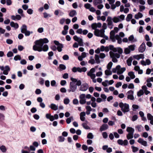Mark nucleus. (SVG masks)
I'll return each instance as SVG.
<instances>
[{
	"instance_id": "1",
	"label": "nucleus",
	"mask_w": 153,
	"mask_h": 153,
	"mask_svg": "<svg viewBox=\"0 0 153 153\" xmlns=\"http://www.w3.org/2000/svg\"><path fill=\"white\" fill-rule=\"evenodd\" d=\"M49 41L46 38L40 39L36 40L35 42V45L33 46V49L35 51H38L41 52L42 51H47L48 49V46L47 44L45 45Z\"/></svg>"
},
{
	"instance_id": "2",
	"label": "nucleus",
	"mask_w": 153,
	"mask_h": 153,
	"mask_svg": "<svg viewBox=\"0 0 153 153\" xmlns=\"http://www.w3.org/2000/svg\"><path fill=\"white\" fill-rule=\"evenodd\" d=\"M70 79L72 81L70 83L69 88L68 91L69 92H74L77 89V86H80L82 82L81 80H77L76 79L73 77H71Z\"/></svg>"
},
{
	"instance_id": "3",
	"label": "nucleus",
	"mask_w": 153,
	"mask_h": 153,
	"mask_svg": "<svg viewBox=\"0 0 153 153\" xmlns=\"http://www.w3.org/2000/svg\"><path fill=\"white\" fill-rule=\"evenodd\" d=\"M112 21H113L114 22L117 23L120 21V19L118 17L115 16L112 19L111 17L109 16H108L107 17L106 22H107L108 27L110 29H112L114 26Z\"/></svg>"
},
{
	"instance_id": "4",
	"label": "nucleus",
	"mask_w": 153,
	"mask_h": 153,
	"mask_svg": "<svg viewBox=\"0 0 153 153\" xmlns=\"http://www.w3.org/2000/svg\"><path fill=\"white\" fill-rule=\"evenodd\" d=\"M126 131L128 132L127 135V139L129 140L133 138L134 129L131 127H128L126 129Z\"/></svg>"
},
{
	"instance_id": "5",
	"label": "nucleus",
	"mask_w": 153,
	"mask_h": 153,
	"mask_svg": "<svg viewBox=\"0 0 153 153\" xmlns=\"http://www.w3.org/2000/svg\"><path fill=\"white\" fill-rule=\"evenodd\" d=\"M113 63L112 62H110L108 64L107 66V68L108 70H106L105 71V74L106 75L108 76L112 74V72L110 71V69L112 67Z\"/></svg>"
},
{
	"instance_id": "6",
	"label": "nucleus",
	"mask_w": 153,
	"mask_h": 153,
	"mask_svg": "<svg viewBox=\"0 0 153 153\" xmlns=\"http://www.w3.org/2000/svg\"><path fill=\"white\" fill-rule=\"evenodd\" d=\"M53 42L55 45L57 46L56 48L58 51L59 52H61L62 50V48H63V45L59 43V41L56 40L54 41Z\"/></svg>"
},
{
	"instance_id": "7",
	"label": "nucleus",
	"mask_w": 153,
	"mask_h": 153,
	"mask_svg": "<svg viewBox=\"0 0 153 153\" xmlns=\"http://www.w3.org/2000/svg\"><path fill=\"white\" fill-rule=\"evenodd\" d=\"M134 50V45H131L128 48H125L124 50V53L126 54H129L131 51H132Z\"/></svg>"
},
{
	"instance_id": "8",
	"label": "nucleus",
	"mask_w": 153,
	"mask_h": 153,
	"mask_svg": "<svg viewBox=\"0 0 153 153\" xmlns=\"http://www.w3.org/2000/svg\"><path fill=\"white\" fill-rule=\"evenodd\" d=\"M80 86L79 90L83 91H85L87 90L89 88V86L88 84L86 83L82 84Z\"/></svg>"
},
{
	"instance_id": "9",
	"label": "nucleus",
	"mask_w": 153,
	"mask_h": 153,
	"mask_svg": "<svg viewBox=\"0 0 153 153\" xmlns=\"http://www.w3.org/2000/svg\"><path fill=\"white\" fill-rule=\"evenodd\" d=\"M146 49L145 44L144 42H143L139 48L138 51L140 53H143L145 51Z\"/></svg>"
},
{
	"instance_id": "10",
	"label": "nucleus",
	"mask_w": 153,
	"mask_h": 153,
	"mask_svg": "<svg viewBox=\"0 0 153 153\" xmlns=\"http://www.w3.org/2000/svg\"><path fill=\"white\" fill-rule=\"evenodd\" d=\"M133 93V91L131 90H130L127 92V98L128 99L130 100H133L134 99Z\"/></svg>"
},
{
	"instance_id": "11",
	"label": "nucleus",
	"mask_w": 153,
	"mask_h": 153,
	"mask_svg": "<svg viewBox=\"0 0 153 153\" xmlns=\"http://www.w3.org/2000/svg\"><path fill=\"white\" fill-rule=\"evenodd\" d=\"M111 58H119L120 57V55L117 53H114L112 51L109 52Z\"/></svg>"
},
{
	"instance_id": "12",
	"label": "nucleus",
	"mask_w": 153,
	"mask_h": 153,
	"mask_svg": "<svg viewBox=\"0 0 153 153\" xmlns=\"http://www.w3.org/2000/svg\"><path fill=\"white\" fill-rule=\"evenodd\" d=\"M110 38L113 42L115 41V32L114 30H112L110 32Z\"/></svg>"
},
{
	"instance_id": "13",
	"label": "nucleus",
	"mask_w": 153,
	"mask_h": 153,
	"mask_svg": "<svg viewBox=\"0 0 153 153\" xmlns=\"http://www.w3.org/2000/svg\"><path fill=\"white\" fill-rule=\"evenodd\" d=\"M11 19L13 20H20L21 19V17L20 15L17 14L16 16L12 15L11 16Z\"/></svg>"
},
{
	"instance_id": "14",
	"label": "nucleus",
	"mask_w": 153,
	"mask_h": 153,
	"mask_svg": "<svg viewBox=\"0 0 153 153\" xmlns=\"http://www.w3.org/2000/svg\"><path fill=\"white\" fill-rule=\"evenodd\" d=\"M138 142L144 146H147V142L146 141L143 140L142 138H139L138 140Z\"/></svg>"
},
{
	"instance_id": "15",
	"label": "nucleus",
	"mask_w": 153,
	"mask_h": 153,
	"mask_svg": "<svg viewBox=\"0 0 153 153\" xmlns=\"http://www.w3.org/2000/svg\"><path fill=\"white\" fill-rule=\"evenodd\" d=\"M10 69L8 65L5 66V69L3 71V74L5 75H7L8 74V72L10 71Z\"/></svg>"
},
{
	"instance_id": "16",
	"label": "nucleus",
	"mask_w": 153,
	"mask_h": 153,
	"mask_svg": "<svg viewBox=\"0 0 153 153\" xmlns=\"http://www.w3.org/2000/svg\"><path fill=\"white\" fill-rule=\"evenodd\" d=\"M121 110L124 113L128 112L129 110L128 105L125 103L123 108Z\"/></svg>"
},
{
	"instance_id": "17",
	"label": "nucleus",
	"mask_w": 153,
	"mask_h": 153,
	"mask_svg": "<svg viewBox=\"0 0 153 153\" xmlns=\"http://www.w3.org/2000/svg\"><path fill=\"white\" fill-rule=\"evenodd\" d=\"M49 107L51 108V109L54 110L56 111L58 109V106L54 103H51L49 106Z\"/></svg>"
},
{
	"instance_id": "18",
	"label": "nucleus",
	"mask_w": 153,
	"mask_h": 153,
	"mask_svg": "<svg viewBox=\"0 0 153 153\" xmlns=\"http://www.w3.org/2000/svg\"><path fill=\"white\" fill-rule=\"evenodd\" d=\"M147 118L148 120H150V123L153 125V116L151 114L148 113L147 114Z\"/></svg>"
},
{
	"instance_id": "19",
	"label": "nucleus",
	"mask_w": 153,
	"mask_h": 153,
	"mask_svg": "<svg viewBox=\"0 0 153 153\" xmlns=\"http://www.w3.org/2000/svg\"><path fill=\"white\" fill-rule=\"evenodd\" d=\"M144 58V55L142 54L134 55V59L137 60H139L140 59H143Z\"/></svg>"
},
{
	"instance_id": "20",
	"label": "nucleus",
	"mask_w": 153,
	"mask_h": 153,
	"mask_svg": "<svg viewBox=\"0 0 153 153\" xmlns=\"http://www.w3.org/2000/svg\"><path fill=\"white\" fill-rule=\"evenodd\" d=\"M108 128L107 124H104L102 125L100 128V131H104Z\"/></svg>"
},
{
	"instance_id": "21",
	"label": "nucleus",
	"mask_w": 153,
	"mask_h": 153,
	"mask_svg": "<svg viewBox=\"0 0 153 153\" xmlns=\"http://www.w3.org/2000/svg\"><path fill=\"white\" fill-rule=\"evenodd\" d=\"M10 25L12 27H13L15 29L18 28L19 26L17 23H15L13 22H10Z\"/></svg>"
},
{
	"instance_id": "22",
	"label": "nucleus",
	"mask_w": 153,
	"mask_h": 153,
	"mask_svg": "<svg viewBox=\"0 0 153 153\" xmlns=\"http://www.w3.org/2000/svg\"><path fill=\"white\" fill-rule=\"evenodd\" d=\"M27 26L25 24H23L21 28V32L23 33H25V32L27 31Z\"/></svg>"
},
{
	"instance_id": "23",
	"label": "nucleus",
	"mask_w": 153,
	"mask_h": 153,
	"mask_svg": "<svg viewBox=\"0 0 153 153\" xmlns=\"http://www.w3.org/2000/svg\"><path fill=\"white\" fill-rule=\"evenodd\" d=\"M134 70L137 71L139 74H142L143 73V70L140 69V67L138 66H134Z\"/></svg>"
},
{
	"instance_id": "24",
	"label": "nucleus",
	"mask_w": 153,
	"mask_h": 153,
	"mask_svg": "<svg viewBox=\"0 0 153 153\" xmlns=\"http://www.w3.org/2000/svg\"><path fill=\"white\" fill-rule=\"evenodd\" d=\"M77 15V13L75 10H71L69 14L70 16L73 17Z\"/></svg>"
},
{
	"instance_id": "25",
	"label": "nucleus",
	"mask_w": 153,
	"mask_h": 153,
	"mask_svg": "<svg viewBox=\"0 0 153 153\" xmlns=\"http://www.w3.org/2000/svg\"><path fill=\"white\" fill-rule=\"evenodd\" d=\"M87 69L86 68L84 67L82 68H80L79 67L77 68V71L79 72H85L87 71Z\"/></svg>"
},
{
	"instance_id": "26",
	"label": "nucleus",
	"mask_w": 153,
	"mask_h": 153,
	"mask_svg": "<svg viewBox=\"0 0 153 153\" xmlns=\"http://www.w3.org/2000/svg\"><path fill=\"white\" fill-rule=\"evenodd\" d=\"M143 127L141 125H138L135 126L136 130L139 132H141L143 129Z\"/></svg>"
},
{
	"instance_id": "27",
	"label": "nucleus",
	"mask_w": 153,
	"mask_h": 153,
	"mask_svg": "<svg viewBox=\"0 0 153 153\" xmlns=\"http://www.w3.org/2000/svg\"><path fill=\"white\" fill-rule=\"evenodd\" d=\"M102 2V0H93V3L94 5H97L98 4H101Z\"/></svg>"
},
{
	"instance_id": "28",
	"label": "nucleus",
	"mask_w": 153,
	"mask_h": 153,
	"mask_svg": "<svg viewBox=\"0 0 153 153\" xmlns=\"http://www.w3.org/2000/svg\"><path fill=\"white\" fill-rule=\"evenodd\" d=\"M58 68L59 69L60 71H62L63 70H65L66 68V67L64 64H60L59 65Z\"/></svg>"
},
{
	"instance_id": "29",
	"label": "nucleus",
	"mask_w": 153,
	"mask_h": 153,
	"mask_svg": "<svg viewBox=\"0 0 153 153\" xmlns=\"http://www.w3.org/2000/svg\"><path fill=\"white\" fill-rule=\"evenodd\" d=\"M126 70V68L124 67L120 68L117 71V74H122Z\"/></svg>"
},
{
	"instance_id": "30",
	"label": "nucleus",
	"mask_w": 153,
	"mask_h": 153,
	"mask_svg": "<svg viewBox=\"0 0 153 153\" xmlns=\"http://www.w3.org/2000/svg\"><path fill=\"white\" fill-rule=\"evenodd\" d=\"M143 15L142 14L140 13H138L137 14H136L134 16V18L136 19H138L140 18H141L143 17Z\"/></svg>"
},
{
	"instance_id": "31",
	"label": "nucleus",
	"mask_w": 153,
	"mask_h": 153,
	"mask_svg": "<svg viewBox=\"0 0 153 153\" xmlns=\"http://www.w3.org/2000/svg\"><path fill=\"white\" fill-rule=\"evenodd\" d=\"M95 60L96 61V63L97 64H99L100 63V56L97 54H95Z\"/></svg>"
},
{
	"instance_id": "32",
	"label": "nucleus",
	"mask_w": 153,
	"mask_h": 153,
	"mask_svg": "<svg viewBox=\"0 0 153 153\" xmlns=\"http://www.w3.org/2000/svg\"><path fill=\"white\" fill-rule=\"evenodd\" d=\"M74 118L72 116L70 117H69L66 120V122L67 124H69L71 121L74 120Z\"/></svg>"
},
{
	"instance_id": "33",
	"label": "nucleus",
	"mask_w": 153,
	"mask_h": 153,
	"mask_svg": "<svg viewBox=\"0 0 153 153\" xmlns=\"http://www.w3.org/2000/svg\"><path fill=\"white\" fill-rule=\"evenodd\" d=\"M120 68V65H117L115 68L112 69V71L114 73H115L116 72L118 71L119 69Z\"/></svg>"
},
{
	"instance_id": "34",
	"label": "nucleus",
	"mask_w": 153,
	"mask_h": 153,
	"mask_svg": "<svg viewBox=\"0 0 153 153\" xmlns=\"http://www.w3.org/2000/svg\"><path fill=\"white\" fill-rule=\"evenodd\" d=\"M132 60V57H130L127 60V64L128 65V66H130L131 65V64Z\"/></svg>"
},
{
	"instance_id": "35",
	"label": "nucleus",
	"mask_w": 153,
	"mask_h": 153,
	"mask_svg": "<svg viewBox=\"0 0 153 153\" xmlns=\"http://www.w3.org/2000/svg\"><path fill=\"white\" fill-rule=\"evenodd\" d=\"M0 149L3 152H5L7 151L6 147L4 145H2L0 147Z\"/></svg>"
},
{
	"instance_id": "36",
	"label": "nucleus",
	"mask_w": 153,
	"mask_h": 153,
	"mask_svg": "<svg viewBox=\"0 0 153 153\" xmlns=\"http://www.w3.org/2000/svg\"><path fill=\"white\" fill-rule=\"evenodd\" d=\"M132 15L131 14H128L126 19V21L127 22H129L131 19H132Z\"/></svg>"
},
{
	"instance_id": "37",
	"label": "nucleus",
	"mask_w": 153,
	"mask_h": 153,
	"mask_svg": "<svg viewBox=\"0 0 153 153\" xmlns=\"http://www.w3.org/2000/svg\"><path fill=\"white\" fill-rule=\"evenodd\" d=\"M94 35L97 36H100V31L98 29L95 30L94 31Z\"/></svg>"
},
{
	"instance_id": "38",
	"label": "nucleus",
	"mask_w": 153,
	"mask_h": 153,
	"mask_svg": "<svg viewBox=\"0 0 153 153\" xmlns=\"http://www.w3.org/2000/svg\"><path fill=\"white\" fill-rule=\"evenodd\" d=\"M79 43V46H83L84 45L82 39L81 38H80L79 39L77 42Z\"/></svg>"
},
{
	"instance_id": "39",
	"label": "nucleus",
	"mask_w": 153,
	"mask_h": 153,
	"mask_svg": "<svg viewBox=\"0 0 153 153\" xmlns=\"http://www.w3.org/2000/svg\"><path fill=\"white\" fill-rule=\"evenodd\" d=\"M88 76H90L91 78L92 79H94L96 77V76L95 74H90V73H87Z\"/></svg>"
},
{
	"instance_id": "40",
	"label": "nucleus",
	"mask_w": 153,
	"mask_h": 153,
	"mask_svg": "<svg viewBox=\"0 0 153 153\" xmlns=\"http://www.w3.org/2000/svg\"><path fill=\"white\" fill-rule=\"evenodd\" d=\"M21 59V58L20 55H17L14 56V59L15 61H17L18 60H20Z\"/></svg>"
},
{
	"instance_id": "41",
	"label": "nucleus",
	"mask_w": 153,
	"mask_h": 153,
	"mask_svg": "<svg viewBox=\"0 0 153 153\" xmlns=\"http://www.w3.org/2000/svg\"><path fill=\"white\" fill-rule=\"evenodd\" d=\"M87 137L88 139H92L94 136L91 133H89L87 135Z\"/></svg>"
},
{
	"instance_id": "42",
	"label": "nucleus",
	"mask_w": 153,
	"mask_h": 153,
	"mask_svg": "<svg viewBox=\"0 0 153 153\" xmlns=\"http://www.w3.org/2000/svg\"><path fill=\"white\" fill-rule=\"evenodd\" d=\"M128 75L130 76L131 79H134V73L133 72H130L128 73Z\"/></svg>"
},
{
	"instance_id": "43",
	"label": "nucleus",
	"mask_w": 153,
	"mask_h": 153,
	"mask_svg": "<svg viewBox=\"0 0 153 153\" xmlns=\"http://www.w3.org/2000/svg\"><path fill=\"white\" fill-rule=\"evenodd\" d=\"M144 94V92L142 90H140L137 92V95L138 97H140L143 95Z\"/></svg>"
},
{
	"instance_id": "44",
	"label": "nucleus",
	"mask_w": 153,
	"mask_h": 153,
	"mask_svg": "<svg viewBox=\"0 0 153 153\" xmlns=\"http://www.w3.org/2000/svg\"><path fill=\"white\" fill-rule=\"evenodd\" d=\"M82 126L85 129H88L89 128V127L86 123H83L82 124Z\"/></svg>"
},
{
	"instance_id": "45",
	"label": "nucleus",
	"mask_w": 153,
	"mask_h": 153,
	"mask_svg": "<svg viewBox=\"0 0 153 153\" xmlns=\"http://www.w3.org/2000/svg\"><path fill=\"white\" fill-rule=\"evenodd\" d=\"M65 139V138L62 136H60L58 137V141L59 142H63Z\"/></svg>"
},
{
	"instance_id": "46",
	"label": "nucleus",
	"mask_w": 153,
	"mask_h": 153,
	"mask_svg": "<svg viewBox=\"0 0 153 153\" xmlns=\"http://www.w3.org/2000/svg\"><path fill=\"white\" fill-rule=\"evenodd\" d=\"M7 55L8 57H10L13 56V54L12 51H10L8 52Z\"/></svg>"
},
{
	"instance_id": "47",
	"label": "nucleus",
	"mask_w": 153,
	"mask_h": 153,
	"mask_svg": "<svg viewBox=\"0 0 153 153\" xmlns=\"http://www.w3.org/2000/svg\"><path fill=\"white\" fill-rule=\"evenodd\" d=\"M33 32L31 31V32L28 30H27L25 32V33H24L25 34V36H29L30 35V33H32Z\"/></svg>"
},
{
	"instance_id": "48",
	"label": "nucleus",
	"mask_w": 153,
	"mask_h": 153,
	"mask_svg": "<svg viewBox=\"0 0 153 153\" xmlns=\"http://www.w3.org/2000/svg\"><path fill=\"white\" fill-rule=\"evenodd\" d=\"M70 100L68 98L65 99L64 100V103L66 105L68 104Z\"/></svg>"
},
{
	"instance_id": "49",
	"label": "nucleus",
	"mask_w": 153,
	"mask_h": 153,
	"mask_svg": "<svg viewBox=\"0 0 153 153\" xmlns=\"http://www.w3.org/2000/svg\"><path fill=\"white\" fill-rule=\"evenodd\" d=\"M62 59L65 60H67L69 59V57L67 55H64L62 57Z\"/></svg>"
},
{
	"instance_id": "50",
	"label": "nucleus",
	"mask_w": 153,
	"mask_h": 153,
	"mask_svg": "<svg viewBox=\"0 0 153 153\" xmlns=\"http://www.w3.org/2000/svg\"><path fill=\"white\" fill-rule=\"evenodd\" d=\"M96 25L97 23H94L91 24V27L92 29L94 30L97 29H96L97 28Z\"/></svg>"
},
{
	"instance_id": "51",
	"label": "nucleus",
	"mask_w": 153,
	"mask_h": 153,
	"mask_svg": "<svg viewBox=\"0 0 153 153\" xmlns=\"http://www.w3.org/2000/svg\"><path fill=\"white\" fill-rule=\"evenodd\" d=\"M100 31V36L101 37H102L104 35V33L105 32V30L104 29H101Z\"/></svg>"
},
{
	"instance_id": "52",
	"label": "nucleus",
	"mask_w": 153,
	"mask_h": 153,
	"mask_svg": "<svg viewBox=\"0 0 153 153\" xmlns=\"http://www.w3.org/2000/svg\"><path fill=\"white\" fill-rule=\"evenodd\" d=\"M96 69L95 68H91L90 71L88 73H90V74H92L94 73Z\"/></svg>"
},
{
	"instance_id": "53",
	"label": "nucleus",
	"mask_w": 153,
	"mask_h": 153,
	"mask_svg": "<svg viewBox=\"0 0 153 153\" xmlns=\"http://www.w3.org/2000/svg\"><path fill=\"white\" fill-rule=\"evenodd\" d=\"M6 43L8 44H11L13 43V41L12 40L8 39L6 41Z\"/></svg>"
},
{
	"instance_id": "54",
	"label": "nucleus",
	"mask_w": 153,
	"mask_h": 153,
	"mask_svg": "<svg viewBox=\"0 0 153 153\" xmlns=\"http://www.w3.org/2000/svg\"><path fill=\"white\" fill-rule=\"evenodd\" d=\"M18 13L20 14L21 16H22L23 15V10L21 8H19L18 9Z\"/></svg>"
},
{
	"instance_id": "55",
	"label": "nucleus",
	"mask_w": 153,
	"mask_h": 153,
	"mask_svg": "<svg viewBox=\"0 0 153 153\" xmlns=\"http://www.w3.org/2000/svg\"><path fill=\"white\" fill-rule=\"evenodd\" d=\"M84 7L86 8L89 9L91 7V5L90 4L87 3L84 5Z\"/></svg>"
},
{
	"instance_id": "56",
	"label": "nucleus",
	"mask_w": 153,
	"mask_h": 153,
	"mask_svg": "<svg viewBox=\"0 0 153 153\" xmlns=\"http://www.w3.org/2000/svg\"><path fill=\"white\" fill-rule=\"evenodd\" d=\"M108 80H105L104 82H102V84L104 86L106 87L108 85L107 83H108Z\"/></svg>"
},
{
	"instance_id": "57",
	"label": "nucleus",
	"mask_w": 153,
	"mask_h": 153,
	"mask_svg": "<svg viewBox=\"0 0 153 153\" xmlns=\"http://www.w3.org/2000/svg\"><path fill=\"white\" fill-rule=\"evenodd\" d=\"M117 51L119 53V54H121L123 52V49L120 48H117Z\"/></svg>"
},
{
	"instance_id": "58",
	"label": "nucleus",
	"mask_w": 153,
	"mask_h": 153,
	"mask_svg": "<svg viewBox=\"0 0 153 153\" xmlns=\"http://www.w3.org/2000/svg\"><path fill=\"white\" fill-rule=\"evenodd\" d=\"M22 8L25 10H27L28 8V6L27 4H25L22 5Z\"/></svg>"
},
{
	"instance_id": "59",
	"label": "nucleus",
	"mask_w": 153,
	"mask_h": 153,
	"mask_svg": "<svg viewBox=\"0 0 153 153\" xmlns=\"http://www.w3.org/2000/svg\"><path fill=\"white\" fill-rule=\"evenodd\" d=\"M33 10L31 9H28L27 10V13L29 14H32L33 13Z\"/></svg>"
},
{
	"instance_id": "60",
	"label": "nucleus",
	"mask_w": 153,
	"mask_h": 153,
	"mask_svg": "<svg viewBox=\"0 0 153 153\" xmlns=\"http://www.w3.org/2000/svg\"><path fill=\"white\" fill-rule=\"evenodd\" d=\"M18 50L20 51H22L24 49V47L21 45H18Z\"/></svg>"
},
{
	"instance_id": "61",
	"label": "nucleus",
	"mask_w": 153,
	"mask_h": 153,
	"mask_svg": "<svg viewBox=\"0 0 153 153\" xmlns=\"http://www.w3.org/2000/svg\"><path fill=\"white\" fill-rule=\"evenodd\" d=\"M65 21V19L64 18H62L60 20V23L61 25H63Z\"/></svg>"
},
{
	"instance_id": "62",
	"label": "nucleus",
	"mask_w": 153,
	"mask_h": 153,
	"mask_svg": "<svg viewBox=\"0 0 153 153\" xmlns=\"http://www.w3.org/2000/svg\"><path fill=\"white\" fill-rule=\"evenodd\" d=\"M85 100V99H80L79 100V102L81 104H85L86 102Z\"/></svg>"
},
{
	"instance_id": "63",
	"label": "nucleus",
	"mask_w": 153,
	"mask_h": 153,
	"mask_svg": "<svg viewBox=\"0 0 153 153\" xmlns=\"http://www.w3.org/2000/svg\"><path fill=\"white\" fill-rule=\"evenodd\" d=\"M51 85L52 86H55L56 84V82L55 80H53L51 81Z\"/></svg>"
},
{
	"instance_id": "64",
	"label": "nucleus",
	"mask_w": 153,
	"mask_h": 153,
	"mask_svg": "<svg viewBox=\"0 0 153 153\" xmlns=\"http://www.w3.org/2000/svg\"><path fill=\"white\" fill-rule=\"evenodd\" d=\"M73 103L75 105H76L79 103L78 100L76 99H74L73 101Z\"/></svg>"
}]
</instances>
